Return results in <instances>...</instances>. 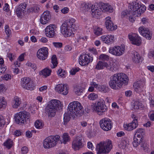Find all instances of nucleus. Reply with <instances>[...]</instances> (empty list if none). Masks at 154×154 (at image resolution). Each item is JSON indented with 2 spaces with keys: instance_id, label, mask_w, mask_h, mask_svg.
Here are the masks:
<instances>
[{
  "instance_id": "f257e3e1",
  "label": "nucleus",
  "mask_w": 154,
  "mask_h": 154,
  "mask_svg": "<svg viewBox=\"0 0 154 154\" xmlns=\"http://www.w3.org/2000/svg\"><path fill=\"white\" fill-rule=\"evenodd\" d=\"M67 112L63 117V124L66 125L70 120L71 116L73 118L82 116L84 113L83 108L81 104L77 101L70 103L68 107Z\"/></svg>"
},
{
  "instance_id": "f03ea898",
  "label": "nucleus",
  "mask_w": 154,
  "mask_h": 154,
  "mask_svg": "<svg viewBox=\"0 0 154 154\" xmlns=\"http://www.w3.org/2000/svg\"><path fill=\"white\" fill-rule=\"evenodd\" d=\"M75 20L71 18L63 23L60 26L61 33L65 37H68L73 34V31L76 30L78 26L75 23Z\"/></svg>"
},
{
  "instance_id": "7ed1b4c3",
  "label": "nucleus",
  "mask_w": 154,
  "mask_h": 154,
  "mask_svg": "<svg viewBox=\"0 0 154 154\" xmlns=\"http://www.w3.org/2000/svg\"><path fill=\"white\" fill-rule=\"evenodd\" d=\"M128 80L126 75L123 73H118L111 77L109 84L111 88L115 89L121 86L123 84H127Z\"/></svg>"
},
{
  "instance_id": "20e7f679",
  "label": "nucleus",
  "mask_w": 154,
  "mask_h": 154,
  "mask_svg": "<svg viewBox=\"0 0 154 154\" xmlns=\"http://www.w3.org/2000/svg\"><path fill=\"white\" fill-rule=\"evenodd\" d=\"M60 102L57 100H52L49 102L45 108V113L48 119L54 117L57 111V107L61 106Z\"/></svg>"
},
{
  "instance_id": "39448f33",
  "label": "nucleus",
  "mask_w": 154,
  "mask_h": 154,
  "mask_svg": "<svg viewBox=\"0 0 154 154\" xmlns=\"http://www.w3.org/2000/svg\"><path fill=\"white\" fill-rule=\"evenodd\" d=\"M112 148V141L110 140L102 141L97 144L96 149L98 154L108 153Z\"/></svg>"
},
{
  "instance_id": "423d86ee",
  "label": "nucleus",
  "mask_w": 154,
  "mask_h": 154,
  "mask_svg": "<svg viewBox=\"0 0 154 154\" xmlns=\"http://www.w3.org/2000/svg\"><path fill=\"white\" fill-rule=\"evenodd\" d=\"M59 135L51 136L47 137L43 142V145L45 149H49L55 146L59 141Z\"/></svg>"
},
{
  "instance_id": "0eeeda50",
  "label": "nucleus",
  "mask_w": 154,
  "mask_h": 154,
  "mask_svg": "<svg viewBox=\"0 0 154 154\" xmlns=\"http://www.w3.org/2000/svg\"><path fill=\"white\" fill-rule=\"evenodd\" d=\"M29 113L24 111L16 114L15 115V122L17 124H24L30 117Z\"/></svg>"
},
{
  "instance_id": "6e6552de",
  "label": "nucleus",
  "mask_w": 154,
  "mask_h": 154,
  "mask_svg": "<svg viewBox=\"0 0 154 154\" xmlns=\"http://www.w3.org/2000/svg\"><path fill=\"white\" fill-rule=\"evenodd\" d=\"M93 109L98 114L101 115L106 111L107 107L103 102L100 101L95 103Z\"/></svg>"
},
{
  "instance_id": "1a4fd4ad",
  "label": "nucleus",
  "mask_w": 154,
  "mask_h": 154,
  "mask_svg": "<svg viewBox=\"0 0 154 154\" xmlns=\"http://www.w3.org/2000/svg\"><path fill=\"white\" fill-rule=\"evenodd\" d=\"M21 84L23 88L28 90H32L34 89V86L32 82L29 78L24 77L22 78Z\"/></svg>"
},
{
  "instance_id": "9d476101",
  "label": "nucleus",
  "mask_w": 154,
  "mask_h": 154,
  "mask_svg": "<svg viewBox=\"0 0 154 154\" xmlns=\"http://www.w3.org/2000/svg\"><path fill=\"white\" fill-rule=\"evenodd\" d=\"M100 127L105 131L110 130L112 128V121L108 118H104L101 119L99 122Z\"/></svg>"
},
{
  "instance_id": "9b49d317",
  "label": "nucleus",
  "mask_w": 154,
  "mask_h": 154,
  "mask_svg": "<svg viewBox=\"0 0 154 154\" xmlns=\"http://www.w3.org/2000/svg\"><path fill=\"white\" fill-rule=\"evenodd\" d=\"M48 49L47 47H43L39 49L37 51V56L39 60H44L48 57Z\"/></svg>"
},
{
  "instance_id": "f8f14e48",
  "label": "nucleus",
  "mask_w": 154,
  "mask_h": 154,
  "mask_svg": "<svg viewBox=\"0 0 154 154\" xmlns=\"http://www.w3.org/2000/svg\"><path fill=\"white\" fill-rule=\"evenodd\" d=\"M93 60L92 57L88 54L81 55L79 58V62L80 65L82 66L87 65Z\"/></svg>"
},
{
  "instance_id": "ddd939ff",
  "label": "nucleus",
  "mask_w": 154,
  "mask_h": 154,
  "mask_svg": "<svg viewBox=\"0 0 154 154\" xmlns=\"http://www.w3.org/2000/svg\"><path fill=\"white\" fill-rule=\"evenodd\" d=\"M83 146L82 137L80 135L75 137L72 143V148L75 150H78L82 148Z\"/></svg>"
},
{
  "instance_id": "4468645a",
  "label": "nucleus",
  "mask_w": 154,
  "mask_h": 154,
  "mask_svg": "<svg viewBox=\"0 0 154 154\" xmlns=\"http://www.w3.org/2000/svg\"><path fill=\"white\" fill-rule=\"evenodd\" d=\"M128 38L131 43L137 46L140 45L141 43V39L138 35L135 33H130L128 35Z\"/></svg>"
},
{
  "instance_id": "2eb2a0df",
  "label": "nucleus",
  "mask_w": 154,
  "mask_h": 154,
  "mask_svg": "<svg viewBox=\"0 0 154 154\" xmlns=\"http://www.w3.org/2000/svg\"><path fill=\"white\" fill-rule=\"evenodd\" d=\"M55 90L58 93L65 95L68 93V87L66 84H58L56 85Z\"/></svg>"
},
{
  "instance_id": "dca6fc26",
  "label": "nucleus",
  "mask_w": 154,
  "mask_h": 154,
  "mask_svg": "<svg viewBox=\"0 0 154 154\" xmlns=\"http://www.w3.org/2000/svg\"><path fill=\"white\" fill-rule=\"evenodd\" d=\"M125 50V49L123 47L115 46L110 48L109 49V52L114 55L120 56L124 54Z\"/></svg>"
},
{
  "instance_id": "f3484780",
  "label": "nucleus",
  "mask_w": 154,
  "mask_h": 154,
  "mask_svg": "<svg viewBox=\"0 0 154 154\" xmlns=\"http://www.w3.org/2000/svg\"><path fill=\"white\" fill-rule=\"evenodd\" d=\"M56 26L53 24H51L48 26L45 29V34L49 38H53L56 35Z\"/></svg>"
},
{
  "instance_id": "a211bd4d",
  "label": "nucleus",
  "mask_w": 154,
  "mask_h": 154,
  "mask_svg": "<svg viewBox=\"0 0 154 154\" xmlns=\"http://www.w3.org/2000/svg\"><path fill=\"white\" fill-rule=\"evenodd\" d=\"M140 33L146 39L149 40L152 36V32L149 29L145 28L143 26L140 27L138 29Z\"/></svg>"
},
{
  "instance_id": "6ab92c4d",
  "label": "nucleus",
  "mask_w": 154,
  "mask_h": 154,
  "mask_svg": "<svg viewBox=\"0 0 154 154\" xmlns=\"http://www.w3.org/2000/svg\"><path fill=\"white\" fill-rule=\"evenodd\" d=\"M26 4H21L16 8L15 12L18 17H21L24 15L26 12Z\"/></svg>"
},
{
  "instance_id": "aec40b11",
  "label": "nucleus",
  "mask_w": 154,
  "mask_h": 154,
  "mask_svg": "<svg viewBox=\"0 0 154 154\" xmlns=\"http://www.w3.org/2000/svg\"><path fill=\"white\" fill-rule=\"evenodd\" d=\"M137 117H135L132 122L124 125L125 129L128 131H131L136 128L137 126Z\"/></svg>"
},
{
  "instance_id": "412c9836",
  "label": "nucleus",
  "mask_w": 154,
  "mask_h": 154,
  "mask_svg": "<svg viewBox=\"0 0 154 154\" xmlns=\"http://www.w3.org/2000/svg\"><path fill=\"white\" fill-rule=\"evenodd\" d=\"M111 19L109 17H108L106 18L105 26L108 29L112 31L116 29L117 28V26L116 25H114L111 20Z\"/></svg>"
},
{
  "instance_id": "4be33fe9",
  "label": "nucleus",
  "mask_w": 154,
  "mask_h": 154,
  "mask_svg": "<svg viewBox=\"0 0 154 154\" xmlns=\"http://www.w3.org/2000/svg\"><path fill=\"white\" fill-rule=\"evenodd\" d=\"M50 18L51 15L49 11H46L41 16L40 19V22L42 24H45L49 20Z\"/></svg>"
},
{
  "instance_id": "5701e85b",
  "label": "nucleus",
  "mask_w": 154,
  "mask_h": 154,
  "mask_svg": "<svg viewBox=\"0 0 154 154\" xmlns=\"http://www.w3.org/2000/svg\"><path fill=\"white\" fill-rule=\"evenodd\" d=\"M99 7L102 11H109L112 12L113 11V9L112 6L109 4H106L103 3H99Z\"/></svg>"
},
{
  "instance_id": "b1692460",
  "label": "nucleus",
  "mask_w": 154,
  "mask_h": 154,
  "mask_svg": "<svg viewBox=\"0 0 154 154\" xmlns=\"http://www.w3.org/2000/svg\"><path fill=\"white\" fill-rule=\"evenodd\" d=\"M145 82L143 80H139L136 81L133 85L135 91L137 92L140 91L141 90L142 88H143Z\"/></svg>"
},
{
  "instance_id": "393cba45",
  "label": "nucleus",
  "mask_w": 154,
  "mask_h": 154,
  "mask_svg": "<svg viewBox=\"0 0 154 154\" xmlns=\"http://www.w3.org/2000/svg\"><path fill=\"white\" fill-rule=\"evenodd\" d=\"M91 14L93 17L97 18L101 14V10L95 5H92Z\"/></svg>"
},
{
  "instance_id": "a878e982",
  "label": "nucleus",
  "mask_w": 154,
  "mask_h": 154,
  "mask_svg": "<svg viewBox=\"0 0 154 154\" xmlns=\"http://www.w3.org/2000/svg\"><path fill=\"white\" fill-rule=\"evenodd\" d=\"M103 42L106 44H110L112 43L114 41V36L112 35H104L101 37Z\"/></svg>"
},
{
  "instance_id": "bb28decb",
  "label": "nucleus",
  "mask_w": 154,
  "mask_h": 154,
  "mask_svg": "<svg viewBox=\"0 0 154 154\" xmlns=\"http://www.w3.org/2000/svg\"><path fill=\"white\" fill-rule=\"evenodd\" d=\"M132 58L133 61L136 63H139L142 61V58L139 54L135 51L132 52Z\"/></svg>"
},
{
  "instance_id": "cd10ccee",
  "label": "nucleus",
  "mask_w": 154,
  "mask_h": 154,
  "mask_svg": "<svg viewBox=\"0 0 154 154\" xmlns=\"http://www.w3.org/2000/svg\"><path fill=\"white\" fill-rule=\"evenodd\" d=\"M131 6H132V9L131 8V10L129 11V12L131 14V15L135 17V16H136L137 13V12L140 5L138 3L135 2L133 3V4L131 5Z\"/></svg>"
},
{
  "instance_id": "c85d7f7f",
  "label": "nucleus",
  "mask_w": 154,
  "mask_h": 154,
  "mask_svg": "<svg viewBox=\"0 0 154 154\" xmlns=\"http://www.w3.org/2000/svg\"><path fill=\"white\" fill-rule=\"evenodd\" d=\"M109 67V65L107 63L99 61L96 64L95 69L98 70H100L103 69L104 68H108Z\"/></svg>"
},
{
  "instance_id": "c756f323",
  "label": "nucleus",
  "mask_w": 154,
  "mask_h": 154,
  "mask_svg": "<svg viewBox=\"0 0 154 154\" xmlns=\"http://www.w3.org/2000/svg\"><path fill=\"white\" fill-rule=\"evenodd\" d=\"M21 103L20 99L17 96L15 97L12 103L13 107L14 108H17L20 106Z\"/></svg>"
},
{
  "instance_id": "7c9ffc66",
  "label": "nucleus",
  "mask_w": 154,
  "mask_h": 154,
  "mask_svg": "<svg viewBox=\"0 0 154 154\" xmlns=\"http://www.w3.org/2000/svg\"><path fill=\"white\" fill-rule=\"evenodd\" d=\"M142 137L134 134V141L133 143V146L136 147L142 141Z\"/></svg>"
},
{
  "instance_id": "2f4dec72",
  "label": "nucleus",
  "mask_w": 154,
  "mask_h": 154,
  "mask_svg": "<svg viewBox=\"0 0 154 154\" xmlns=\"http://www.w3.org/2000/svg\"><path fill=\"white\" fill-rule=\"evenodd\" d=\"M7 102L4 97H0V110L5 109L6 106Z\"/></svg>"
},
{
  "instance_id": "473e14b6",
  "label": "nucleus",
  "mask_w": 154,
  "mask_h": 154,
  "mask_svg": "<svg viewBox=\"0 0 154 154\" xmlns=\"http://www.w3.org/2000/svg\"><path fill=\"white\" fill-rule=\"evenodd\" d=\"M84 88L81 85H78L75 87L74 91L76 94L80 95L81 94Z\"/></svg>"
},
{
  "instance_id": "72a5a7b5",
  "label": "nucleus",
  "mask_w": 154,
  "mask_h": 154,
  "mask_svg": "<svg viewBox=\"0 0 154 154\" xmlns=\"http://www.w3.org/2000/svg\"><path fill=\"white\" fill-rule=\"evenodd\" d=\"M143 104L141 102H139L138 101H134L132 105V107L134 109H137L139 107H142Z\"/></svg>"
},
{
  "instance_id": "f704fd0d",
  "label": "nucleus",
  "mask_w": 154,
  "mask_h": 154,
  "mask_svg": "<svg viewBox=\"0 0 154 154\" xmlns=\"http://www.w3.org/2000/svg\"><path fill=\"white\" fill-rule=\"evenodd\" d=\"M51 71L50 69L45 68L39 72L40 75H42L45 77L49 76L51 74Z\"/></svg>"
},
{
  "instance_id": "c9c22d12",
  "label": "nucleus",
  "mask_w": 154,
  "mask_h": 154,
  "mask_svg": "<svg viewBox=\"0 0 154 154\" xmlns=\"http://www.w3.org/2000/svg\"><path fill=\"white\" fill-rule=\"evenodd\" d=\"M91 4L88 3L84 2L82 4L81 7V9L82 11H85L88 10V9H89L91 7Z\"/></svg>"
},
{
  "instance_id": "e433bc0d",
  "label": "nucleus",
  "mask_w": 154,
  "mask_h": 154,
  "mask_svg": "<svg viewBox=\"0 0 154 154\" xmlns=\"http://www.w3.org/2000/svg\"><path fill=\"white\" fill-rule=\"evenodd\" d=\"M97 89L100 91L104 93L107 92L109 91L108 87L104 85H99Z\"/></svg>"
},
{
  "instance_id": "4c0bfd02",
  "label": "nucleus",
  "mask_w": 154,
  "mask_h": 154,
  "mask_svg": "<svg viewBox=\"0 0 154 154\" xmlns=\"http://www.w3.org/2000/svg\"><path fill=\"white\" fill-rule=\"evenodd\" d=\"M13 141L10 139L6 140L3 144V145L8 149H10L12 146Z\"/></svg>"
},
{
  "instance_id": "58836bf2",
  "label": "nucleus",
  "mask_w": 154,
  "mask_h": 154,
  "mask_svg": "<svg viewBox=\"0 0 154 154\" xmlns=\"http://www.w3.org/2000/svg\"><path fill=\"white\" fill-rule=\"evenodd\" d=\"M102 29L99 27H96L94 28V32L97 36L101 35L103 34Z\"/></svg>"
},
{
  "instance_id": "ea45409f",
  "label": "nucleus",
  "mask_w": 154,
  "mask_h": 154,
  "mask_svg": "<svg viewBox=\"0 0 154 154\" xmlns=\"http://www.w3.org/2000/svg\"><path fill=\"white\" fill-rule=\"evenodd\" d=\"M146 7L145 6H141L140 5L137 12V13L136 14V16H135V17L140 16L142 13H143L145 11L146 9Z\"/></svg>"
},
{
  "instance_id": "a19ab883",
  "label": "nucleus",
  "mask_w": 154,
  "mask_h": 154,
  "mask_svg": "<svg viewBox=\"0 0 154 154\" xmlns=\"http://www.w3.org/2000/svg\"><path fill=\"white\" fill-rule=\"evenodd\" d=\"M34 125L36 128L41 129L43 127L44 124L41 121L37 120L35 122Z\"/></svg>"
},
{
  "instance_id": "79ce46f5",
  "label": "nucleus",
  "mask_w": 154,
  "mask_h": 154,
  "mask_svg": "<svg viewBox=\"0 0 154 154\" xmlns=\"http://www.w3.org/2000/svg\"><path fill=\"white\" fill-rule=\"evenodd\" d=\"M62 137L63 143L64 144L66 143L70 140V138L67 133H64L63 134Z\"/></svg>"
},
{
  "instance_id": "37998d69",
  "label": "nucleus",
  "mask_w": 154,
  "mask_h": 154,
  "mask_svg": "<svg viewBox=\"0 0 154 154\" xmlns=\"http://www.w3.org/2000/svg\"><path fill=\"white\" fill-rule=\"evenodd\" d=\"M51 60L53 66V67H52L53 68H54L57 66L58 63L56 56L54 54L52 55L51 58Z\"/></svg>"
},
{
  "instance_id": "c03bdc74",
  "label": "nucleus",
  "mask_w": 154,
  "mask_h": 154,
  "mask_svg": "<svg viewBox=\"0 0 154 154\" xmlns=\"http://www.w3.org/2000/svg\"><path fill=\"white\" fill-rule=\"evenodd\" d=\"M128 144V142L126 140H121L120 143V144H119V147L121 148L124 149Z\"/></svg>"
},
{
  "instance_id": "a18cd8bd",
  "label": "nucleus",
  "mask_w": 154,
  "mask_h": 154,
  "mask_svg": "<svg viewBox=\"0 0 154 154\" xmlns=\"http://www.w3.org/2000/svg\"><path fill=\"white\" fill-rule=\"evenodd\" d=\"M145 131L144 130L141 128L137 129L135 132L134 134L137 135V136H139L142 137L143 136L144 134Z\"/></svg>"
},
{
  "instance_id": "49530a36",
  "label": "nucleus",
  "mask_w": 154,
  "mask_h": 154,
  "mask_svg": "<svg viewBox=\"0 0 154 154\" xmlns=\"http://www.w3.org/2000/svg\"><path fill=\"white\" fill-rule=\"evenodd\" d=\"M98 59L103 61H108L109 57L105 54H102L99 57Z\"/></svg>"
},
{
  "instance_id": "de8ad7c7",
  "label": "nucleus",
  "mask_w": 154,
  "mask_h": 154,
  "mask_svg": "<svg viewBox=\"0 0 154 154\" xmlns=\"http://www.w3.org/2000/svg\"><path fill=\"white\" fill-rule=\"evenodd\" d=\"M66 73V72L61 69H59L57 72V74L58 75L61 77H65V75Z\"/></svg>"
},
{
  "instance_id": "09e8293b",
  "label": "nucleus",
  "mask_w": 154,
  "mask_h": 154,
  "mask_svg": "<svg viewBox=\"0 0 154 154\" xmlns=\"http://www.w3.org/2000/svg\"><path fill=\"white\" fill-rule=\"evenodd\" d=\"M98 97V95L94 93H92L88 96L89 99L91 100H94Z\"/></svg>"
},
{
  "instance_id": "8fccbe9b",
  "label": "nucleus",
  "mask_w": 154,
  "mask_h": 154,
  "mask_svg": "<svg viewBox=\"0 0 154 154\" xmlns=\"http://www.w3.org/2000/svg\"><path fill=\"white\" fill-rule=\"evenodd\" d=\"M5 32L8 35V36L9 37V36L11 33V31L10 29L9 26L8 25L6 26H5Z\"/></svg>"
},
{
  "instance_id": "3c124183",
  "label": "nucleus",
  "mask_w": 154,
  "mask_h": 154,
  "mask_svg": "<svg viewBox=\"0 0 154 154\" xmlns=\"http://www.w3.org/2000/svg\"><path fill=\"white\" fill-rule=\"evenodd\" d=\"M32 10L35 12L38 13L40 10V6L37 5H35L32 7Z\"/></svg>"
},
{
  "instance_id": "603ef678",
  "label": "nucleus",
  "mask_w": 154,
  "mask_h": 154,
  "mask_svg": "<svg viewBox=\"0 0 154 154\" xmlns=\"http://www.w3.org/2000/svg\"><path fill=\"white\" fill-rule=\"evenodd\" d=\"M5 118L1 115H0V127L3 126L5 123Z\"/></svg>"
},
{
  "instance_id": "864d4df0",
  "label": "nucleus",
  "mask_w": 154,
  "mask_h": 154,
  "mask_svg": "<svg viewBox=\"0 0 154 154\" xmlns=\"http://www.w3.org/2000/svg\"><path fill=\"white\" fill-rule=\"evenodd\" d=\"M90 85L91 86L94 87V88H96L97 89L99 87L98 84L94 81V80H93L90 83Z\"/></svg>"
},
{
  "instance_id": "5fc2aeb1",
  "label": "nucleus",
  "mask_w": 154,
  "mask_h": 154,
  "mask_svg": "<svg viewBox=\"0 0 154 154\" xmlns=\"http://www.w3.org/2000/svg\"><path fill=\"white\" fill-rule=\"evenodd\" d=\"M6 66H4L0 67V75L5 73L6 69Z\"/></svg>"
},
{
  "instance_id": "6e6d98bb",
  "label": "nucleus",
  "mask_w": 154,
  "mask_h": 154,
  "mask_svg": "<svg viewBox=\"0 0 154 154\" xmlns=\"http://www.w3.org/2000/svg\"><path fill=\"white\" fill-rule=\"evenodd\" d=\"M8 57L10 60L12 61L15 59L16 56L15 55H13L12 53H9L8 54Z\"/></svg>"
},
{
  "instance_id": "4d7b16f0",
  "label": "nucleus",
  "mask_w": 154,
  "mask_h": 154,
  "mask_svg": "<svg viewBox=\"0 0 154 154\" xmlns=\"http://www.w3.org/2000/svg\"><path fill=\"white\" fill-rule=\"evenodd\" d=\"M79 70V69L78 68L72 69L70 71V74L72 75H74L75 74V73L78 72Z\"/></svg>"
},
{
  "instance_id": "13d9d810",
  "label": "nucleus",
  "mask_w": 154,
  "mask_h": 154,
  "mask_svg": "<svg viewBox=\"0 0 154 154\" xmlns=\"http://www.w3.org/2000/svg\"><path fill=\"white\" fill-rule=\"evenodd\" d=\"M128 14H131L129 12V11L128 12L127 10H125L122 12L121 13V16L122 17H125Z\"/></svg>"
},
{
  "instance_id": "bf43d9fd",
  "label": "nucleus",
  "mask_w": 154,
  "mask_h": 154,
  "mask_svg": "<svg viewBox=\"0 0 154 154\" xmlns=\"http://www.w3.org/2000/svg\"><path fill=\"white\" fill-rule=\"evenodd\" d=\"M53 44L56 48H61L63 45L62 43L61 42H54Z\"/></svg>"
},
{
  "instance_id": "052dcab7",
  "label": "nucleus",
  "mask_w": 154,
  "mask_h": 154,
  "mask_svg": "<svg viewBox=\"0 0 154 154\" xmlns=\"http://www.w3.org/2000/svg\"><path fill=\"white\" fill-rule=\"evenodd\" d=\"M22 153L23 154H25L27 153L28 152V149L27 147L24 146L21 149Z\"/></svg>"
},
{
  "instance_id": "680f3d73",
  "label": "nucleus",
  "mask_w": 154,
  "mask_h": 154,
  "mask_svg": "<svg viewBox=\"0 0 154 154\" xmlns=\"http://www.w3.org/2000/svg\"><path fill=\"white\" fill-rule=\"evenodd\" d=\"M69 11V9L67 7H64L61 10V12L64 14L68 13Z\"/></svg>"
},
{
  "instance_id": "e2e57ef3",
  "label": "nucleus",
  "mask_w": 154,
  "mask_h": 154,
  "mask_svg": "<svg viewBox=\"0 0 154 154\" xmlns=\"http://www.w3.org/2000/svg\"><path fill=\"white\" fill-rule=\"evenodd\" d=\"M4 79L5 80L8 81L11 79V76L10 74H6L4 76Z\"/></svg>"
},
{
  "instance_id": "0e129e2a",
  "label": "nucleus",
  "mask_w": 154,
  "mask_h": 154,
  "mask_svg": "<svg viewBox=\"0 0 154 154\" xmlns=\"http://www.w3.org/2000/svg\"><path fill=\"white\" fill-rule=\"evenodd\" d=\"M87 36H81L78 38V40L82 41H86L87 40Z\"/></svg>"
},
{
  "instance_id": "69168bd1",
  "label": "nucleus",
  "mask_w": 154,
  "mask_h": 154,
  "mask_svg": "<svg viewBox=\"0 0 154 154\" xmlns=\"http://www.w3.org/2000/svg\"><path fill=\"white\" fill-rule=\"evenodd\" d=\"M76 133V130L75 129L71 128L69 130V134L71 136H74Z\"/></svg>"
},
{
  "instance_id": "338daca9",
  "label": "nucleus",
  "mask_w": 154,
  "mask_h": 154,
  "mask_svg": "<svg viewBox=\"0 0 154 154\" xmlns=\"http://www.w3.org/2000/svg\"><path fill=\"white\" fill-rule=\"evenodd\" d=\"M148 55L150 58L154 57V51L152 50L150 51L148 54Z\"/></svg>"
},
{
  "instance_id": "774afa93",
  "label": "nucleus",
  "mask_w": 154,
  "mask_h": 154,
  "mask_svg": "<svg viewBox=\"0 0 154 154\" xmlns=\"http://www.w3.org/2000/svg\"><path fill=\"white\" fill-rule=\"evenodd\" d=\"M89 51L92 53L94 54H96L97 53L96 49L94 48H90Z\"/></svg>"
}]
</instances>
